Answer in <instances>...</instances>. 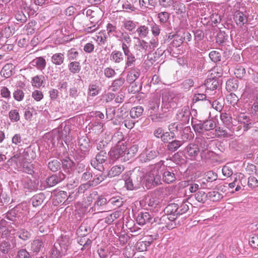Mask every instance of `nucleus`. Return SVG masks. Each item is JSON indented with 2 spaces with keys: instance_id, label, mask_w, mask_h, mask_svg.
<instances>
[{
  "instance_id": "nucleus-1",
  "label": "nucleus",
  "mask_w": 258,
  "mask_h": 258,
  "mask_svg": "<svg viewBox=\"0 0 258 258\" xmlns=\"http://www.w3.org/2000/svg\"><path fill=\"white\" fill-rule=\"evenodd\" d=\"M164 161L161 160L156 164L151 166L149 170L144 174V182L145 186L147 189H150L161 183V175L159 170L162 168V166H164Z\"/></svg>"
},
{
  "instance_id": "nucleus-2",
  "label": "nucleus",
  "mask_w": 258,
  "mask_h": 258,
  "mask_svg": "<svg viewBox=\"0 0 258 258\" xmlns=\"http://www.w3.org/2000/svg\"><path fill=\"white\" fill-rule=\"evenodd\" d=\"M144 174L139 170L131 173L130 176L124 179L125 186L130 190L144 187Z\"/></svg>"
},
{
  "instance_id": "nucleus-3",
  "label": "nucleus",
  "mask_w": 258,
  "mask_h": 258,
  "mask_svg": "<svg viewBox=\"0 0 258 258\" xmlns=\"http://www.w3.org/2000/svg\"><path fill=\"white\" fill-rule=\"evenodd\" d=\"M195 132L200 135H203L206 136L207 139V136L205 135L204 134L211 132H214V129L216 127V123L215 120L213 119H209L201 122L197 123L192 125Z\"/></svg>"
},
{
  "instance_id": "nucleus-4",
  "label": "nucleus",
  "mask_w": 258,
  "mask_h": 258,
  "mask_svg": "<svg viewBox=\"0 0 258 258\" xmlns=\"http://www.w3.org/2000/svg\"><path fill=\"white\" fill-rule=\"evenodd\" d=\"M178 97L173 92L165 91L162 94V109L175 108L177 104Z\"/></svg>"
},
{
  "instance_id": "nucleus-5",
  "label": "nucleus",
  "mask_w": 258,
  "mask_h": 258,
  "mask_svg": "<svg viewBox=\"0 0 258 258\" xmlns=\"http://www.w3.org/2000/svg\"><path fill=\"white\" fill-rule=\"evenodd\" d=\"M81 12L83 15H86L89 18L91 24H98L103 15L102 11L98 7L86 8L82 10Z\"/></svg>"
},
{
  "instance_id": "nucleus-6",
  "label": "nucleus",
  "mask_w": 258,
  "mask_h": 258,
  "mask_svg": "<svg viewBox=\"0 0 258 258\" xmlns=\"http://www.w3.org/2000/svg\"><path fill=\"white\" fill-rule=\"evenodd\" d=\"M168 216L166 215L161 216H154L153 224L162 225V230L166 232L167 230H171L175 227L176 224L168 220Z\"/></svg>"
},
{
  "instance_id": "nucleus-7",
  "label": "nucleus",
  "mask_w": 258,
  "mask_h": 258,
  "mask_svg": "<svg viewBox=\"0 0 258 258\" xmlns=\"http://www.w3.org/2000/svg\"><path fill=\"white\" fill-rule=\"evenodd\" d=\"M107 157V153L104 150H101L95 158L91 160V164L94 168L102 171L104 169L103 164L106 161Z\"/></svg>"
},
{
  "instance_id": "nucleus-8",
  "label": "nucleus",
  "mask_w": 258,
  "mask_h": 258,
  "mask_svg": "<svg viewBox=\"0 0 258 258\" xmlns=\"http://www.w3.org/2000/svg\"><path fill=\"white\" fill-rule=\"evenodd\" d=\"M126 149V146L124 144H116L109 151V156L113 160H116L119 158H121V160H123L124 154H125Z\"/></svg>"
},
{
  "instance_id": "nucleus-9",
  "label": "nucleus",
  "mask_w": 258,
  "mask_h": 258,
  "mask_svg": "<svg viewBox=\"0 0 258 258\" xmlns=\"http://www.w3.org/2000/svg\"><path fill=\"white\" fill-rule=\"evenodd\" d=\"M190 111L187 106L183 107L177 110L176 114V119L181 124H187L190 118Z\"/></svg>"
},
{
  "instance_id": "nucleus-10",
  "label": "nucleus",
  "mask_w": 258,
  "mask_h": 258,
  "mask_svg": "<svg viewBox=\"0 0 258 258\" xmlns=\"http://www.w3.org/2000/svg\"><path fill=\"white\" fill-rule=\"evenodd\" d=\"M137 39L138 41L135 45L136 55L142 56L145 55L149 46L148 42L139 38Z\"/></svg>"
},
{
  "instance_id": "nucleus-11",
  "label": "nucleus",
  "mask_w": 258,
  "mask_h": 258,
  "mask_svg": "<svg viewBox=\"0 0 258 258\" xmlns=\"http://www.w3.org/2000/svg\"><path fill=\"white\" fill-rule=\"evenodd\" d=\"M71 244V239L69 235H61L54 244H58V247L61 249L62 253H67Z\"/></svg>"
},
{
  "instance_id": "nucleus-12",
  "label": "nucleus",
  "mask_w": 258,
  "mask_h": 258,
  "mask_svg": "<svg viewBox=\"0 0 258 258\" xmlns=\"http://www.w3.org/2000/svg\"><path fill=\"white\" fill-rule=\"evenodd\" d=\"M159 154V153L157 150H146L140 155L139 159L142 163H146L155 159Z\"/></svg>"
},
{
  "instance_id": "nucleus-13",
  "label": "nucleus",
  "mask_w": 258,
  "mask_h": 258,
  "mask_svg": "<svg viewBox=\"0 0 258 258\" xmlns=\"http://www.w3.org/2000/svg\"><path fill=\"white\" fill-rule=\"evenodd\" d=\"M65 178V174L61 172H59L57 174H53L48 177L46 180V182L48 186L52 187L61 182Z\"/></svg>"
},
{
  "instance_id": "nucleus-14",
  "label": "nucleus",
  "mask_w": 258,
  "mask_h": 258,
  "mask_svg": "<svg viewBox=\"0 0 258 258\" xmlns=\"http://www.w3.org/2000/svg\"><path fill=\"white\" fill-rule=\"evenodd\" d=\"M207 139L206 136L203 135H200V137L196 139V142L197 143L196 144L198 145V147L200 149L202 157H203V154L208 150L209 147V144Z\"/></svg>"
},
{
  "instance_id": "nucleus-15",
  "label": "nucleus",
  "mask_w": 258,
  "mask_h": 258,
  "mask_svg": "<svg viewBox=\"0 0 258 258\" xmlns=\"http://www.w3.org/2000/svg\"><path fill=\"white\" fill-rule=\"evenodd\" d=\"M204 135L208 136L207 139H213L215 137L218 138H228L230 136L226 130L220 127L216 128L214 130V132H209L208 134L205 133Z\"/></svg>"
},
{
  "instance_id": "nucleus-16",
  "label": "nucleus",
  "mask_w": 258,
  "mask_h": 258,
  "mask_svg": "<svg viewBox=\"0 0 258 258\" xmlns=\"http://www.w3.org/2000/svg\"><path fill=\"white\" fill-rule=\"evenodd\" d=\"M154 216L151 215L148 212H141L137 218V221L138 224L144 225L146 223H149L153 224Z\"/></svg>"
},
{
  "instance_id": "nucleus-17",
  "label": "nucleus",
  "mask_w": 258,
  "mask_h": 258,
  "mask_svg": "<svg viewBox=\"0 0 258 258\" xmlns=\"http://www.w3.org/2000/svg\"><path fill=\"white\" fill-rule=\"evenodd\" d=\"M160 4L163 7L168 8L171 6L174 8V10L176 11V13H182V9H181L183 4L177 3L175 0H160Z\"/></svg>"
},
{
  "instance_id": "nucleus-18",
  "label": "nucleus",
  "mask_w": 258,
  "mask_h": 258,
  "mask_svg": "<svg viewBox=\"0 0 258 258\" xmlns=\"http://www.w3.org/2000/svg\"><path fill=\"white\" fill-rule=\"evenodd\" d=\"M160 99L158 97H153L149 101L148 105V114L151 115L159 111Z\"/></svg>"
},
{
  "instance_id": "nucleus-19",
  "label": "nucleus",
  "mask_w": 258,
  "mask_h": 258,
  "mask_svg": "<svg viewBox=\"0 0 258 258\" xmlns=\"http://www.w3.org/2000/svg\"><path fill=\"white\" fill-rule=\"evenodd\" d=\"M233 19L236 25L242 27L248 21L247 16L240 11H236L233 15Z\"/></svg>"
},
{
  "instance_id": "nucleus-20",
  "label": "nucleus",
  "mask_w": 258,
  "mask_h": 258,
  "mask_svg": "<svg viewBox=\"0 0 258 258\" xmlns=\"http://www.w3.org/2000/svg\"><path fill=\"white\" fill-rule=\"evenodd\" d=\"M140 74V70L138 68H131L127 73L126 78V81L130 84H133L139 77Z\"/></svg>"
},
{
  "instance_id": "nucleus-21",
  "label": "nucleus",
  "mask_w": 258,
  "mask_h": 258,
  "mask_svg": "<svg viewBox=\"0 0 258 258\" xmlns=\"http://www.w3.org/2000/svg\"><path fill=\"white\" fill-rule=\"evenodd\" d=\"M176 179L173 168H166L163 173V180L167 183H171Z\"/></svg>"
},
{
  "instance_id": "nucleus-22",
  "label": "nucleus",
  "mask_w": 258,
  "mask_h": 258,
  "mask_svg": "<svg viewBox=\"0 0 258 258\" xmlns=\"http://www.w3.org/2000/svg\"><path fill=\"white\" fill-rule=\"evenodd\" d=\"M185 152L188 156L195 158L200 153V149L196 144H189L185 148Z\"/></svg>"
},
{
  "instance_id": "nucleus-23",
  "label": "nucleus",
  "mask_w": 258,
  "mask_h": 258,
  "mask_svg": "<svg viewBox=\"0 0 258 258\" xmlns=\"http://www.w3.org/2000/svg\"><path fill=\"white\" fill-rule=\"evenodd\" d=\"M110 59L114 64H119L123 62L124 56L120 51L114 50L110 54Z\"/></svg>"
},
{
  "instance_id": "nucleus-24",
  "label": "nucleus",
  "mask_w": 258,
  "mask_h": 258,
  "mask_svg": "<svg viewBox=\"0 0 258 258\" xmlns=\"http://www.w3.org/2000/svg\"><path fill=\"white\" fill-rule=\"evenodd\" d=\"M13 10H24L28 11L29 10V5L24 0H15L12 4Z\"/></svg>"
},
{
  "instance_id": "nucleus-25",
  "label": "nucleus",
  "mask_w": 258,
  "mask_h": 258,
  "mask_svg": "<svg viewBox=\"0 0 258 258\" xmlns=\"http://www.w3.org/2000/svg\"><path fill=\"white\" fill-rule=\"evenodd\" d=\"M43 247L44 244L42 239H36L32 241L30 250L33 253H38Z\"/></svg>"
},
{
  "instance_id": "nucleus-26",
  "label": "nucleus",
  "mask_w": 258,
  "mask_h": 258,
  "mask_svg": "<svg viewBox=\"0 0 258 258\" xmlns=\"http://www.w3.org/2000/svg\"><path fill=\"white\" fill-rule=\"evenodd\" d=\"M80 151L85 155H88L90 150L89 140L88 138L81 139L79 141Z\"/></svg>"
},
{
  "instance_id": "nucleus-27",
  "label": "nucleus",
  "mask_w": 258,
  "mask_h": 258,
  "mask_svg": "<svg viewBox=\"0 0 258 258\" xmlns=\"http://www.w3.org/2000/svg\"><path fill=\"white\" fill-rule=\"evenodd\" d=\"M139 149L137 145L132 146L128 150H126L125 154H124L123 161H127L134 157L137 154Z\"/></svg>"
},
{
  "instance_id": "nucleus-28",
  "label": "nucleus",
  "mask_w": 258,
  "mask_h": 258,
  "mask_svg": "<svg viewBox=\"0 0 258 258\" xmlns=\"http://www.w3.org/2000/svg\"><path fill=\"white\" fill-rule=\"evenodd\" d=\"M31 63L40 71L44 70L46 65V60L43 57H36L32 61Z\"/></svg>"
},
{
  "instance_id": "nucleus-29",
  "label": "nucleus",
  "mask_w": 258,
  "mask_h": 258,
  "mask_svg": "<svg viewBox=\"0 0 258 258\" xmlns=\"http://www.w3.org/2000/svg\"><path fill=\"white\" fill-rule=\"evenodd\" d=\"M108 36L105 30H102L99 32L94 39L98 43L99 45H104L106 43Z\"/></svg>"
},
{
  "instance_id": "nucleus-30",
  "label": "nucleus",
  "mask_w": 258,
  "mask_h": 258,
  "mask_svg": "<svg viewBox=\"0 0 258 258\" xmlns=\"http://www.w3.org/2000/svg\"><path fill=\"white\" fill-rule=\"evenodd\" d=\"M137 0H120L119 4H120L123 9L126 11H134L135 7L134 6V3L137 2Z\"/></svg>"
},
{
  "instance_id": "nucleus-31",
  "label": "nucleus",
  "mask_w": 258,
  "mask_h": 258,
  "mask_svg": "<svg viewBox=\"0 0 258 258\" xmlns=\"http://www.w3.org/2000/svg\"><path fill=\"white\" fill-rule=\"evenodd\" d=\"M193 136L194 135L189 126L185 127L180 133V137L181 139L182 140V143L188 140L192 139Z\"/></svg>"
},
{
  "instance_id": "nucleus-32",
  "label": "nucleus",
  "mask_w": 258,
  "mask_h": 258,
  "mask_svg": "<svg viewBox=\"0 0 258 258\" xmlns=\"http://www.w3.org/2000/svg\"><path fill=\"white\" fill-rule=\"evenodd\" d=\"M45 196L43 193H40L34 196L31 199L32 205L34 207L39 206L43 202Z\"/></svg>"
},
{
  "instance_id": "nucleus-33",
  "label": "nucleus",
  "mask_w": 258,
  "mask_h": 258,
  "mask_svg": "<svg viewBox=\"0 0 258 258\" xmlns=\"http://www.w3.org/2000/svg\"><path fill=\"white\" fill-rule=\"evenodd\" d=\"M208 200L213 202H218L223 198V195L217 190H212L207 193Z\"/></svg>"
},
{
  "instance_id": "nucleus-34",
  "label": "nucleus",
  "mask_w": 258,
  "mask_h": 258,
  "mask_svg": "<svg viewBox=\"0 0 258 258\" xmlns=\"http://www.w3.org/2000/svg\"><path fill=\"white\" fill-rule=\"evenodd\" d=\"M45 77L43 75H37L32 79L31 83L33 86L40 88L44 84Z\"/></svg>"
},
{
  "instance_id": "nucleus-35",
  "label": "nucleus",
  "mask_w": 258,
  "mask_h": 258,
  "mask_svg": "<svg viewBox=\"0 0 258 258\" xmlns=\"http://www.w3.org/2000/svg\"><path fill=\"white\" fill-rule=\"evenodd\" d=\"M164 213L165 215H169V214H173L174 215H178V204L172 203L169 204L165 208Z\"/></svg>"
},
{
  "instance_id": "nucleus-36",
  "label": "nucleus",
  "mask_w": 258,
  "mask_h": 258,
  "mask_svg": "<svg viewBox=\"0 0 258 258\" xmlns=\"http://www.w3.org/2000/svg\"><path fill=\"white\" fill-rule=\"evenodd\" d=\"M58 244H54L51 249L50 258H61L63 255L67 253H62L61 249H60Z\"/></svg>"
},
{
  "instance_id": "nucleus-37",
  "label": "nucleus",
  "mask_w": 258,
  "mask_h": 258,
  "mask_svg": "<svg viewBox=\"0 0 258 258\" xmlns=\"http://www.w3.org/2000/svg\"><path fill=\"white\" fill-rule=\"evenodd\" d=\"M123 170L124 167L121 165L114 166L108 171V175L111 177L118 176Z\"/></svg>"
},
{
  "instance_id": "nucleus-38",
  "label": "nucleus",
  "mask_w": 258,
  "mask_h": 258,
  "mask_svg": "<svg viewBox=\"0 0 258 258\" xmlns=\"http://www.w3.org/2000/svg\"><path fill=\"white\" fill-rule=\"evenodd\" d=\"M12 35V30L10 27L3 26L0 28V42L4 38H8Z\"/></svg>"
},
{
  "instance_id": "nucleus-39",
  "label": "nucleus",
  "mask_w": 258,
  "mask_h": 258,
  "mask_svg": "<svg viewBox=\"0 0 258 258\" xmlns=\"http://www.w3.org/2000/svg\"><path fill=\"white\" fill-rule=\"evenodd\" d=\"M144 108L142 106H138L133 107L130 110V115L132 118H136L141 116L143 113Z\"/></svg>"
},
{
  "instance_id": "nucleus-40",
  "label": "nucleus",
  "mask_w": 258,
  "mask_h": 258,
  "mask_svg": "<svg viewBox=\"0 0 258 258\" xmlns=\"http://www.w3.org/2000/svg\"><path fill=\"white\" fill-rule=\"evenodd\" d=\"M125 82V80L122 77H119L114 80L110 86V88H112V90L114 92L119 90L123 85Z\"/></svg>"
},
{
  "instance_id": "nucleus-41",
  "label": "nucleus",
  "mask_w": 258,
  "mask_h": 258,
  "mask_svg": "<svg viewBox=\"0 0 258 258\" xmlns=\"http://www.w3.org/2000/svg\"><path fill=\"white\" fill-rule=\"evenodd\" d=\"M22 209V205H19L15 207L13 210L8 212L6 216V218L11 221H15L17 216V213Z\"/></svg>"
},
{
  "instance_id": "nucleus-42",
  "label": "nucleus",
  "mask_w": 258,
  "mask_h": 258,
  "mask_svg": "<svg viewBox=\"0 0 258 258\" xmlns=\"http://www.w3.org/2000/svg\"><path fill=\"white\" fill-rule=\"evenodd\" d=\"M125 56V69L128 67H132L135 64L136 58L134 54L131 52L124 54Z\"/></svg>"
},
{
  "instance_id": "nucleus-43",
  "label": "nucleus",
  "mask_w": 258,
  "mask_h": 258,
  "mask_svg": "<svg viewBox=\"0 0 258 258\" xmlns=\"http://www.w3.org/2000/svg\"><path fill=\"white\" fill-rule=\"evenodd\" d=\"M184 40L182 35V32L178 31L174 35V40L172 42L173 47H177L180 46L183 42Z\"/></svg>"
},
{
  "instance_id": "nucleus-44",
  "label": "nucleus",
  "mask_w": 258,
  "mask_h": 258,
  "mask_svg": "<svg viewBox=\"0 0 258 258\" xmlns=\"http://www.w3.org/2000/svg\"><path fill=\"white\" fill-rule=\"evenodd\" d=\"M138 22L132 20H125L123 22V27L129 32H134L137 28Z\"/></svg>"
},
{
  "instance_id": "nucleus-45",
  "label": "nucleus",
  "mask_w": 258,
  "mask_h": 258,
  "mask_svg": "<svg viewBox=\"0 0 258 258\" xmlns=\"http://www.w3.org/2000/svg\"><path fill=\"white\" fill-rule=\"evenodd\" d=\"M218 85V81L213 78L208 79L205 83V86L207 90H214L217 89Z\"/></svg>"
},
{
  "instance_id": "nucleus-46",
  "label": "nucleus",
  "mask_w": 258,
  "mask_h": 258,
  "mask_svg": "<svg viewBox=\"0 0 258 258\" xmlns=\"http://www.w3.org/2000/svg\"><path fill=\"white\" fill-rule=\"evenodd\" d=\"M51 60L52 62L55 65H60L64 61V55L61 53H55L51 56Z\"/></svg>"
},
{
  "instance_id": "nucleus-47",
  "label": "nucleus",
  "mask_w": 258,
  "mask_h": 258,
  "mask_svg": "<svg viewBox=\"0 0 258 258\" xmlns=\"http://www.w3.org/2000/svg\"><path fill=\"white\" fill-rule=\"evenodd\" d=\"M61 166V163L56 159H54L49 161L47 164L48 169L52 172H56L60 169Z\"/></svg>"
},
{
  "instance_id": "nucleus-48",
  "label": "nucleus",
  "mask_w": 258,
  "mask_h": 258,
  "mask_svg": "<svg viewBox=\"0 0 258 258\" xmlns=\"http://www.w3.org/2000/svg\"><path fill=\"white\" fill-rule=\"evenodd\" d=\"M149 28L145 25H141L136 30L137 32L139 38H144L148 36L149 34Z\"/></svg>"
},
{
  "instance_id": "nucleus-49",
  "label": "nucleus",
  "mask_w": 258,
  "mask_h": 258,
  "mask_svg": "<svg viewBox=\"0 0 258 258\" xmlns=\"http://www.w3.org/2000/svg\"><path fill=\"white\" fill-rule=\"evenodd\" d=\"M106 178V175H103L102 173H99L96 174L93 180L89 181V186H96L98 184L103 181Z\"/></svg>"
},
{
  "instance_id": "nucleus-50",
  "label": "nucleus",
  "mask_w": 258,
  "mask_h": 258,
  "mask_svg": "<svg viewBox=\"0 0 258 258\" xmlns=\"http://www.w3.org/2000/svg\"><path fill=\"white\" fill-rule=\"evenodd\" d=\"M13 64L7 63L5 64L1 71V75L5 78H9L12 75Z\"/></svg>"
},
{
  "instance_id": "nucleus-51",
  "label": "nucleus",
  "mask_w": 258,
  "mask_h": 258,
  "mask_svg": "<svg viewBox=\"0 0 258 258\" xmlns=\"http://www.w3.org/2000/svg\"><path fill=\"white\" fill-rule=\"evenodd\" d=\"M17 234L19 238L24 241H26L30 239L31 237V233L25 229H20L17 232Z\"/></svg>"
},
{
  "instance_id": "nucleus-52",
  "label": "nucleus",
  "mask_w": 258,
  "mask_h": 258,
  "mask_svg": "<svg viewBox=\"0 0 258 258\" xmlns=\"http://www.w3.org/2000/svg\"><path fill=\"white\" fill-rule=\"evenodd\" d=\"M182 144L183 143L182 141L174 140L168 143L167 145V149L171 152H174L176 151Z\"/></svg>"
},
{
  "instance_id": "nucleus-53",
  "label": "nucleus",
  "mask_w": 258,
  "mask_h": 258,
  "mask_svg": "<svg viewBox=\"0 0 258 258\" xmlns=\"http://www.w3.org/2000/svg\"><path fill=\"white\" fill-rule=\"evenodd\" d=\"M115 37L121 42L130 44L132 42L129 34L125 31L121 32L120 35H115Z\"/></svg>"
},
{
  "instance_id": "nucleus-54",
  "label": "nucleus",
  "mask_w": 258,
  "mask_h": 258,
  "mask_svg": "<svg viewBox=\"0 0 258 258\" xmlns=\"http://www.w3.org/2000/svg\"><path fill=\"white\" fill-rule=\"evenodd\" d=\"M15 13V17L18 22L20 23H25L26 22L27 17L24 14L23 11L22 10H14Z\"/></svg>"
},
{
  "instance_id": "nucleus-55",
  "label": "nucleus",
  "mask_w": 258,
  "mask_h": 258,
  "mask_svg": "<svg viewBox=\"0 0 258 258\" xmlns=\"http://www.w3.org/2000/svg\"><path fill=\"white\" fill-rule=\"evenodd\" d=\"M11 249V245L9 241L3 240L0 242V251L3 253H8Z\"/></svg>"
},
{
  "instance_id": "nucleus-56",
  "label": "nucleus",
  "mask_w": 258,
  "mask_h": 258,
  "mask_svg": "<svg viewBox=\"0 0 258 258\" xmlns=\"http://www.w3.org/2000/svg\"><path fill=\"white\" fill-rule=\"evenodd\" d=\"M81 14V13L79 14L73 20V25L79 30L84 27V21Z\"/></svg>"
},
{
  "instance_id": "nucleus-57",
  "label": "nucleus",
  "mask_w": 258,
  "mask_h": 258,
  "mask_svg": "<svg viewBox=\"0 0 258 258\" xmlns=\"http://www.w3.org/2000/svg\"><path fill=\"white\" fill-rule=\"evenodd\" d=\"M226 88L229 92L234 91L238 88L236 80H228L226 83Z\"/></svg>"
},
{
  "instance_id": "nucleus-58",
  "label": "nucleus",
  "mask_w": 258,
  "mask_h": 258,
  "mask_svg": "<svg viewBox=\"0 0 258 258\" xmlns=\"http://www.w3.org/2000/svg\"><path fill=\"white\" fill-rule=\"evenodd\" d=\"M108 203L114 206L115 208H118L122 205L123 201L120 197H114L109 199Z\"/></svg>"
},
{
  "instance_id": "nucleus-59",
  "label": "nucleus",
  "mask_w": 258,
  "mask_h": 258,
  "mask_svg": "<svg viewBox=\"0 0 258 258\" xmlns=\"http://www.w3.org/2000/svg\"><path fill=\"white\" fill-rule=\"evenodd\" d=\"M195 197L197 201L203 204L208 200L207 194L203 191H199L195 194Z\"/></svg>"
},
{
  "instance_id": "nucleus-60",
  "label": "nucleus",
  "mask_w": 258,
  "mask_h": 258,
  "mask_svg": "<svg viewBox=\"0 0 258 258\" xmlns=\"http://www.w3.org/2000/svg\"><path fill=\"white\" fill-rule=\"evenodd\" d=\"M107 203H108V202L106 198L102 196L99 197L94 204L95 210L96 209L98 211L101 210L100 208L105 206Z\"/></svg>"
},
{
  "instance_id": "nucleus-61",
  "label": "nucleus",
  "mask_w": 258,
  "mask_h": 258,
  "mask_svg": "<svg viewBox=\"0 0 258 258\" xmlns=\"http://www.w3.org/2000/svg\"><path fill=\"white\" fill-rule=\"evenodd\" d=\"M68 68L70 71L73 74L79 73L81 70L80 63L77 61L71 62L69 64Z\"/></svg>"
},
{
  "instance_id": "nucleus-62",
  "label": "nucleus",
  "mask_w": 258,
  "mask_h": 258,
  "mask_svg": "<svg viewBox=\"0 0 258 258\" xmlns=\"http://www.w3.org/2000/svg\"><path fill=\"white\" fill-rule=\"evenodd\" d=\"M89 93L91 96L97 95L100 92V88L97 84H91L89 86Z\"/></svg>"
},
{
  "instance_id": "nucleus-63",
  "label": "nucleus",
  "mask_w": 258,
  "mask_h": 258,
  "mask_svg": "<svg viewBox=\"0 0 258 258\" xmlns=\"http://www.w3.org/2000/svg\"><path fill=\"white\" fill-rule=\"evenodd\" d=\"M107 35L108 37L115 36L117 32V27L111 23H108L106 26Z\"/></svg>"
},
{
  "instance_id": "nucleus-64",
  "label": "nucleus",
  "mask_w": 258,
  "mask_h": 258,
  "mask_svg": "<svg viewBox=\"0 0 258 258\" xmlns=\"http://www.w3.org/2000/svg\"><path fill=\"white\" fill-rule=\"evenodd\" d=\"M220 119L223 124L226 126H229L231 123L232 117L229 114L226 112H222L220 114Z\"/></svg>"
}]
</instances>
